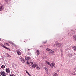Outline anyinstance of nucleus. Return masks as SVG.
I'll return each instance as SVG.
<instances>
[{"mask_svg": "<svg viewBox=\"0 0 76 76\" xmlns=\"http://www.w3.org/2000/svg\"><path fill=\"white\" fill-rule=\"evenodd\" d=\"M73 48L74 49V51H76V46H74Z\"/></svg>", "mask_w": 76, "mask_h": 76, "instance_id": "obj_14", "label": "nucleus"}, {"mask_svg": "<svg viewBox=\"0 0 76 76\" xmlns=\"http://www.w3.org/2000/svg\"><path fill=\"white\" fill-rule=\"evenodd\" d=\"M5 44L8 46H9L10 45L9 44L7 43H5Z\"/></svg>", "mask_w": 76, "mask_h": 76, "instance_id": "obj_22", "label": "nucleus"}, {"mask_svg": "<svg viewBox=\"0 0 76 76\" xmlns=\"http://www.w3.org/2000/svg\"><path fill=\"white\" fill-rule=\"evenodd\" d=\"M46 63L49 65L50 64V62L49 61H46Z\"/></svg>", "mask_w": 76, "mask_h": 76, "instance_id": "obj_20", "label": "nucleus"}, {"mask_svg": "<svg viewBox=\"0 0 76 76\" xmlns=\"http://www.w3.org/2000/svg\"><path fill=\"white\" fill-rule=\"evenodd\" d=\"M1 67L2 69H4L5 68V66L4 65H3L1 66Z\"/></svg>", "mask_w": 76, "mask_h": 76, "instance_id": "obj_13", "label": "nucleus"}, {"mask_svg": "<svg viewBox=\"0 0 76 76\" xmlns=\"http://www.w3.org/2000/svg\"><path fill=\"white\" fill-rule=\"evenodd\" d=\"M0 74L2 76H6V73L4 72V71H1L0 72Z\"/></svg>", "mask_w": 76, "mask_h": 76, "instance_id": "obj_1", "label": "nucleus"}, {"mask_svg": "<svg viewBox=\"0 0 76 76\" xmlns=\"http://www.w3.org/2000/svg\"><path fill=\"white\" fill-rule=\"evenodd\" d=\"M4 5H2L0 6V10H4Z\"/></svg>", "mask_w": 76, "mask_h": 76, "instance_id": "obj_4", "label": "nucleus"}, {"mask_svg": "<svg viewBox=\"0 0 76 76\" xmlns=\"http://www.w3.org/2000/svg\"><path fill=\"white\" fill-rule=\"evenodd\" d=\"M58 47H60V46H61V44H58Z\"/></svg>", "mask_w": 76, "mask_h": 76, "instance_id": "obj_25", "label": "nucleus"}, {"mask_svg": "<svg viewBox=\"0 0 76 76\" xmlns=\"http://www.w3.org/2000/svg\"><path fill=\"white\" fill-rule=\"evenodd\" d=\"M20 60H21V61L22 62V63H24L25 62V60H24V59L21 58L20 59Z\"/></svg>", "mask_w": 76, "mask_h": 76, "instance_id": "obj_8", "label": "nucleus"}, {"mask_svg": "<svg viewBox=\"0 0 76 76\" xmlns=\"http://www.w3.org/2000/svg\"><path fill=\"white\" fill-rule=\"evenodd\" d=\"M46 42H47V41H46V42H45V43H46Z\"/></svg>", "mask_w": 76, "mask_h": 76, "instance_id": "obj_34", "label": "nucleus"}, {"mask_svg": "<svg viewBox=\"0 0 76 76\" xmlns=\"http://www.w3.org/2000/svg\"><path fill=\"white\" fill-rule=\"evenodd\" d=\"M26 63L27 64H29L28 61H27Z\"/></svg>", "mask_w": 76, "mask_h": 76, "instance_id": "obj_28", "label": "nucleus"}, {"mask_svg": "<svg viewBox=\"0 0 76 76\" xmlns=\"http://www.w3.org/2000/svg\"><path fill=\"white\" fill-rule=\"evenodd\" d=\"M36 66H37L36 64H33V65L32 66V67L33 68H35Z\"/></svg>", "mask_w": 76, "mask_h": 76, "instance_id": "obj_11", "label": "nucleus"}, {"mask_svg": "<svg viewBox=\"0 0 76 76\" xmlns=\"http://www.w3.org/2000/svg\"><path fill=\"white\" fill-rule=\"evenodd\" d=\"M6 55L7 56V57H8L9 58H10L11 57V56H10V55H9L8 53H6Z\"/></svg>", "mask_w": 76, "mask_h": 76, "instance_id": "obj_16", "label": "nucleus"}, {"mask_svg": "<svg viewBox=\"0 0 76 76\" xmlns=\"http://www.w3.org/2000/svg\"><path fill=\"white\" fill-rule=\"evenodd\" d=\"M0 46H1L2 47L6 49H7V50H10V49L9 48H7L4 45H2L1 43H0Z\"/></svg>", "mask_w": 76, "mask_h": 76, "instance_id": "obj_2", "label": "nucleus"}, {"mask_svg": "<svg viewBox=\"0 0 76 76\" xmlns=\"http://www.w3.org/2000/svg\"><path fill=\"white\" fill-rule=\"evenodd\" d=\"M73 74H73V73H72V75H73Z\"/></svg>", "mask_w": 76, "mask_h": 76, "instance_id": "obj_32", "label": "nucleus"}, {"mask_svg": "<svg viewBox=\"0 0 76 76\" xmlns=\"http://www.w3.org/2000/svg\"><path fill=\"white\" fill-rule=\"evenodd\" d=\"M51 52H52V53L53 52L52 51H51Z\"/></svg>", "mask_w": 76, "mask_h": 76, "instance_id": "obj_31", "label": "nucleus"}, {"mask_svg": "<svg viewBox=\"0 0 76 76\" xmlns=\"http://www.w3.org/2000/svg\"><path fill=\"white\" fill-rule=\"evenodd\" d=\"M12 42H9V43H10V44H12Z\"/></svg>", "mask_w": 76, "mask_h": 76, "instance_id": "obj_27", "label": "nucleus"}, {"mask_svg": "<svg viewBox=\"0 0 76 76\" xmlns=\"http://www.w3.org/2000/svg\"><path fill=\"white\" fill-rule=\"evenodd\" d=\"M10 76H12V75H10Z\"/></svg>", "mask_w": 76, "mask_h": 76, "instance_id": "obj_30", "label": "nucleus"}, {"mask_svg": "<svg viewBox=\"0 0 76 76\" xmlns=\"http://www.w3.org/2000/svg\"><path fill=\"white\" fill-rule=\"evenodd\" d=\"M46 50L47 51H50V52H51V51H52L53 52H50V53H51L52 54H53L54 53V51H53L52 50H51L50 49H48V48L46 49Z\"/></svg>", "mask_w": 76, "mask_h": 76, "instance_id": "obj_3", "label": "nucleus"}, {"mask_svg": "<svg viewBox=\"0 0 76 76\" xmlns=\"http://www.w3.org/2000/svg\"><path fill=\"white\" fill-rule=\"evenodd\" d=\"M30 63L31 64V65H32L33 64V63L32 62H31Z\"/></svg>", "mask_w": 76, "mask_h": 76, "instance_id": "obj_26", "label": "nucleus"}, {"mask_svg": "<svg viewBox=\"0 0 76 76\" xmlns=\"http://www.w3.org/2000/svg\"><path fill=\"white\" fill-rule=\"evenodd\" d=\"M75 41L76 42V36H75L73 37Z\"/></svg>", "mask_w": 76, "mask_h": 76, "instance_id": "obj_15", "label": "nucleus"}, {"mask_svg": "<svg viewBox=\"0 0 76 76\" xmlns=\"http://www.w3.org/2000/svg\"><path fill=\"white\" fill-rule=\"evenodd\" d=\"M6 71L7 73H10V70H9V69H6Z\"/></svg>", "mask_w": 76, "mask_h": 76, "instance_id": "obj_5", "label": "nucleus"}, {"mask_svg": "<svg viewBox=\"0 0 76 76\" xmlns=\"http://www.w3.org/2000/svg\"><path fill=\"white\" fill-rule=\"evenodd\" d=\"M11 44L13 46H15V45L13 43H12Z\"/></svg>", "mask_w": 76, "mask_h": 76, "instance_id": "obj_24", "label": "nucleus"}, {"mask_svg": "<svg viewBox=\"0 0 76 76\" xmlns=\"http://www.w3.org/2000/svg\"><path fill=\"white\" fill-rule=\"evenodd\" d=\"M1 10H0V11H1Z\"/></svg>", "mask_w": 76, "mask_h": 76, "instance_id": "obj_37", "label": "nucleus"}, {"mask_svg": "<svg viewBox=\"0 0 76 76\" xmlns=\"http://www.w3.org/2000/svg\"><path fill=\"white\" fill-rule=\"evenodd\" d=\"M6 3H8V2H9L10 0H4Z\"/></svg>", "mask_w": 76, "mask_h": 76, "instance_id": "obj_19", "label": "nucleus"}, {"mask_svg": "<svg viewBox=\"0 0 76 76\" xmlns=\"http://www.w3.org/2000/svg\"><path fill=\"white\" fill-rule=\"evenodd\" d=\"M39 50H37V56H38L39 55L40 53H39Z\"/></svg>", "mask_w": 76, "mask_h": 76, "instance_id": "obj_12", "label": "nucleus"}, {"mask_svg": "<svg viewBox=\"0 0 76 76\" xmlns=\"http://www.w3.org/2000/svg\"><path fill=\"white\" fill-rule=\"evenodd\" d=\"M26 74H28V76H32L30 74H29L27 71H26Z\"/></svg>", "mask_w": 76, "mask_h": 76, "instance_id": "obj_10", "label": "nucleus"}, {"mask_svg": "<svg viewBox=\"0 0 76 76\" xmlns=\"http://www.w3.org/2000/svg\"><path fill=\"white\" fill-rule=\"evenodd\" d=\"M1 39L0 38V41H1Z\"/></svg>", "mask_w": 76, "mask_h": 76, "instance_id": "obj_35", "label": "nucleus"}, {"mask_svg": "<svg viewBox=\"0 0 76 76\" xmlns=\"http://www.w3.org/2000/svg\"><path fill=\"white\" fill-rule=\"evenodd\" d=\"M54 76H58L57 73H55L54 75Z\"/></svg>", "mask_w": 76, "mask_h": 76, "instance_id": "obj_18", "label": "nucleus"}, {"mask_svg": "<svg viewBox=\"0 0 76 76\" xmlns=\"http://www.w3.org/2000/svg\"><path fill=\"white\" fill-rule=\"evenodd\" d=\"M36 68L37 69V70H39L40 69V68L38 66H37L36 67Z\"/></svg>", "mask_w": 76, "mask_h": 76, "instance_id": "obj_17", "label": "nucleus"}, {"mask_svg": "<svg viewBox=\"0 0 76 76\" xmlns=\"http://www.w3.org/2000/svg\"><path fill=\"white\" fill-rule=\"evenodd\" d=\"M31 59V58L30 57H27L26 58H25L26 60V61H27L29 59Z\"/></svg>", "mask_w": 76, "mask_h": 76, "instance_id": "obj_7", "label": "nucleus"}, {"mask_svg": "<svg viewBox=\"0 0 76 76\" xmlns=\"http://www.w3.org/2000/svg\"><path fill=\"white\" fill-rule=\"evenodd\" d=\"M75 69H76V66L75 67Z\"/></svg>", "mask_w": 76, "mask_h": 76, "instance_id": "obj_36", "label": "nucleus"}, {"mask_svg": "<svg viewBox=\"0 0 76 76\" xmlns=\"http://www.w3.org/2000/svg\"><path fill=\"white\" fill-rule=\"evenodd\" d=\"M55 64L53 63H52L51 64H50V66L51 67L53 68V67L54 66Z\"/></svg>", "mask_w": 76, "mask_h": 76, "instance_id": "obj_6", "label": "nucleus"}, {"mask_svg": "<svg viewBox=\"0 0 76 76\" xmlns=\"http://www.w3.org/2000/svg\"><path fill=\"white\" fill-rule=\"evenodd\" d=\"M0 76H1V73H0Z\"/></svg>", "mask_w": 76, "mask_h": 76, "instance_id": "obj_33", "label": "nucleus"}, {"mask_svg": "<svg viewBox=\"0 0 76 76\" xmlns=\"http://www.w3.org/2000/svg\"><path fill=\"white\" fill-rule=\"evenodd\" d=\"M14 76H15V75Z\"/></svg>", "mask_w": 76, "mask_h": 76, "instance_id": "obj_38", "label": "nucleus"}, {"mask_svg": "<svg viewBox=\"0 0 76 76\" xmlns=\"http://www.w3.org/2000/svg\"><path fill=\"white\" fill-rule=\"evenodd\" d=\"M27 54L28 55H29L30 56H31V53H27Z\"/></svg>", "mask_w": 76, "mask_h": 76, "instance_id": "obj_21", "label": "nucleus"}, {"mask_svg": "<svg viewBox=\"0 0 76 76\" xmlns=\"http://www.w3.org/2000/svg\"><path fill=\"white\" fill-rule=\"evenodd\" d=\"M73 75H74L75 76V75H76V73L74 74H73Z\"/></svg>", "mask_w": 76, "mask_h": 76, "instance_id": "obj_29", "label": "nucleus"}, {"mask_svg": "<svg viewBox=\"0 0 76 76\" xmlns=\"http://www.w3.org/2000/svg\"><path fill=\"white\" fill-rule=\"evenodd\" d=\"M16 51L17 52L18 54V55H20V53L18 50H16Z\"/></svg>", "mask_w": 76, "mask_h": 76, "instance_id": "obj_9", "label": "nucleus"}, {"mask_svg": "<svg viewBox=\"0 0 76 76\" xmlns=\"http://www.w3.org/2000/svg\"><path fill=\"white\" fill-rule=\"evenodd\" d=\"M45 70L47 72H48V68H47L46 67H45Z\"/></svg>", "mask_w": 76, "mask_h": 76, "instance_id": "obj_23", "label": "nucleus"}]
</instances>
